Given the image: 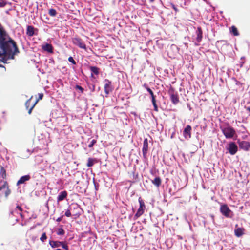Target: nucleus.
<instances>
[{"mask_svg":"<svg viewBox=\"0 0 250 250\" xmlns=\"http://www.w3.org/2000/svg\"><path fill=\"white\" fill-rule=\"evenodd\" d=\"M0 48L5 52L15 49L17 51L16 42L9 37L2 25L0 23Z\"/></svg>","mask_w":250,"mask_h":250,"instance_id":"f257e3e1","label":"nucleus"},{"mask_svg":"<svg viewBox=\"0 0 250 250\" xmlns=\"http://www.w3.org/2000/svg\"><path fill=\"white\" fill-rule=\"evenodd\" d=\"M222 131L227 139L232 138L236 134L235 129L229 124L227 126L221 128Z\"/></svg>","mask_w":250,"mask_h":250,"instance_id":"f03ea898","label":"nucleus"},{"mask_svg":"<svg viewBox=\"0 0 250 250\" xmlns=\"http://www.w3.org/2000/svg\"><path fill=\"white\" fill-rule=\"evenodd\" d=\"M220 211L222 214L227 218H232L233 215V212L226 204L221 205Z\"/></svg>","mask_w":250,"mask_h":250,"instance_id":"7ed1b4c3","label":"nucleus"},{"mask_svg":"<svg viewBox=\"0 0 250 250\" xmlns=\"http://www.w3.org/2000/svg\"><path fill=\"white\" fill-rule=\"evenodd\" d=\"M170 95V100L174 104H177L179 102V96L178 93L175 91L173 87H170L168 91Z\"/></svg>","mask_w":250,"mask_h":250,"instance_id":"20e7f679","label":"nucleus"},{"mask_svg":"<svg viewBox=\"0 0 250 250\" xmlns=\"http://www.w3.org/2000/svg\"><path fill=\"white\" fill-rule=\"evenodd\" d=\"M143 86L146 89V90L149 92L151 97L152 102L153 105L154 106V110L155 111H158V108L156 104V100L155 99V96L154 95L153 92L152 90L147 86L146 84H144Z\"/></svg>","mask_w":250,"mask_h":250,"instance_id":"39448f33","label":"nucleus"},{"mask_svg":"<svg viewBox=\"0 0 250 250\" xmlns=\"http://www.w3.org/2000/svg\"><path fill=\"white\" fill-rule=\"evenodd\" d=\"M139 202L140 204L139 208H138L136 213L134 215L135 219H137L140 217L144 212V210L146 208V206L143 201L141 198L139 199Z\"/></svg>","mask_w":250,"mask_h":250,"instance_id":"423d86ee","label":"nucleus"},{"mask_svg":"<svg viewBox=\"0 0 250 250\" xmlns=\"http://www.w3.org/2000/svg\"><path fill=\"white\" fill-rule=\"evenodd\" d=\"M104 90L106 95H108L110 92H111L113 88L111 86V82L108 79H105L104 81Z\"/></svg>","mask_w":250,"mask_h":250,"instance_id":"0eeeda50","label":"nucleus"},{"mask_svg":"<svg viewBox=\"0 0 250 250\" xmlns=\"http://www.w3.org/2000/svg\"><path fill=\"white\" fill-rule=\"evenodd\" d=\"M228 150L231 155H234L238 150L237 146L234 142H231L229 144Z\"/></svg>","mask_w":250,"mask_h":250,"instance_id":"6e6552de","label":"nucleus"},{"mask_svg":"<svg viewBox=\"0 0 250 250\" xmlns=\"http://www.w3.org/2000/svg\"><path fill=\"white\" fill-rule=\"evenodd\" d=\"M73 42L74 44L78 46L81 48L86 49V45L84 42L80 38H75L73 39Z\"/></svg>","mask_w":250,"mask_h":250,"instance_id":"1a4fd4ad","label":"nucleus"},{"mask_svg":"<svg viewBox=\"0 0 250 250\" xmlns=\"http://www.w3.org/2000/svg\"><path fill=\"white\" fill-rule=\"evenodd\" d=\"M148 149V140L147 138L144 139L143 142V146L142 149V153L143 157L145 159L146 158L147 153Z\"/></svg>","mask_w":250,"mask_h":250,"instance_id":"9d476101","label":"nucleus"},{"mask_svg":"<svg viewBox=\"0 0 250 250\" xmlns=\"http://www.w3.org/2000/svg\"><path fill=\"white\" fill-rule=\"evenodd\" d=\"M238 144L240 148L244 151H248L250 148V143L248 141H238Z\"/></svg>","mask_w":250,"mask_h":250,"instance_id":"9b49d317","label":"nucleus"},{"mask_svg":"<svg viewBox=\"0 0 250 250\" xmlns=\"http://www.w3.org/2000/svg\"><path fill=\"white\" fill-rule=\"evenodd\" d=\"M197 37L196 38V42L198 43L196 44V45H199V43L202 40L203 38V31L201 27H198L196 31Z\"/></svg>","mask_w":250,"mask_h":250,"instance_id":"f8f14e48","label":"nucleus"},{"mask_svg":"<svg viewBox=\"0 0 250 250\" xmlns=\"http://www.w3.org/2000/svg\"><path fill=\"white\" fill-rule=\"evenodd\" d=\"M74 210H80V208L78 205H75L74 206H72L70 207L69 209H67L65 212V215L66 217H69L72 216L71 214L72 212H74Z\"/></svg>","mask_w":250,"mask_h":250,"instance_id":"ddd939ff","label":"nucleus"},{"mask_svg":"<svg viewBox=\"0 0 250 250\" xmlns=\"http://www.w3.org/2000/svg\"><path fill=\"white\" fill-rule=\"evenodd\" d=\"M191 126L190 125H187L183 131V135L185 138H191Z\"/></svg>","mask_w":250,"mask_h":250,"instance_id":"4468645a","label":"nucleus"},{"mask_svg":"<svg viewBox=\"0 0 250 250\" xmlns=\"http://www.w3.org/2000/svg\"><path fill=\"white\" fill-rule=\"evenodd\" d=\"M35 31H38V29H35L33 26L28 25L27 26L26 35L29 37L33 36L35 35Z\"/></svg>","mask_w":250,"mask_h":250,"instance_id":"2eb2a0df","label":"nucleus"},{"mask_svg":"<svg viewBox=\"0 0 250 250\" xmlns=\"http://www.w3.org/2000/svg\"><path fill=\"white\" fill-rule=\"evenodd\" d=\"M30 178L31 177L29 175L21 176L17 182V186H19L21 184L24 183L26 181H29Z\"/></svg>","mask_w":250,"mask_h":250,"instance_id":"dca6fc26","label":"nucleus"},{"mask_svg":"<svg viewBox=\"0 0 250 250\" xmlns=\"http://www.w3.org/2000/svg\"><path fill=\"white\" fill-rule=\"evenodd\" d=\"M42 48L45 51L48 53H53V47L51 44L46 43L44 45H42Z\"/></svg>","mask_w":250,"mask_h":250,"instance_id":"f3484780","label":"nucleus"},{"mask_svg":"<svg viewBox=\"0 0 250 250\" xmlns=\"http://www.w3.org/2000/svg\"><path fill=\"white\" fill-rule=\"evenodd\" d=\"M67 196V192L66 191L64 190L61 192L58 196L57 197V202H59L64 200L66 197Z\"/></svg>","mask_w":250,"mask_h":250,"instance_id":"a211bd4d","label":"nucleus"},{"mask_svg":"<svg viewBox=\"0 0 250 250\" xmlns=\"http://www.w3.org/2000/svg\"><path fill=\"white\" fill-rule=\"evenodd\" d=\"M1 49H2V52H1V51H0V56H1L3 55H6V54H17L19 52V49H18V48L17 47V51L16 50H15V49H11V51H6L5 52L4 51V50L2 48H0Z\"/></svg>","mask_w":250,"mask_h":250,"instance_id":"6ab92c4d","label":"nucleus"},{"mask_svg":"<svg viewBox=\"0 0 250 250\" xmlns=\"http://www.w3.org/2000/svg\"><path fill=\"white\" fill-rule=\"evenodd\" d=\"M244 231L243 228H237L234 230V233L236 236L240 237L244 234Z\"/></svg>","mask_w":250,"mask_h":250,"instance_id":"aec40b11","label":"nucleus"},{"mask_svg":"<svg viewBox=\"0 0 250 250\" xmlns=\"http://www.w3.org/2000/svg\"><path fill=\"white\" fill-rule=\"evenodd\" d=\"M43 94L42 93H39V97L38 99L36 100V101L33 103V104L31 106L30 108L29 109V111H28V113L29 114H31L32 113V111L34 107H35L36 104L38 102V101L40 100H42L43 98Z\"/></svg>","mask_w":250,"mask_h":250,"instance_id":"412c9836","label":"nucleus"},{"mask_svg":"<svg viewBox=\"0 0 250 250\" xmlns=\"http://www.w3.org/2000/svg\"><path fill=\"white\" fill-rule=\"evenodd\" d=\"M151 182L157 187H159L161 184L162 180L160 177H156Z\"/></svg>","mask_w":250,"mask_h":250,"instance_id":"4be33fe9","label":"nucleus"},{"mask_svg":"<svg viewBox=\"0 0 250 250\" xmlns=\"http://www.w3.org/2000/svg\"><path fill=\"white\" fill-rule=\"evenodd\" d=\"M52 248L59 247L61 246V241L50 240L49 242Z\"/></svg>","mask_w":250,"mask_h":250,"instance_id":"5701e85b","label":"nucleus"},{"mask_svg":"<svg viewBox=\"0 0 250 250\" xmlns=\"http://www.w3.org/2000/svg\"><path fill=\"white\" fill-rule=\"evenodd\" d=\"M230 32L235 36H238L239 35V33L237 30V28L235 26H232L230 29Z\"/></svg>","mask_w":250,"mask_h":250,"instance_id":"b1692460","label":"nucleus"},{"mask_svg":"<svg viewBox=\"0 0 250 250\" xmlns=\"http://www.w3.org/2000/svg\"><path fill=\"white\" fill-rule=\"evenodd\" d=\"M89 69L90 71L96 75H98L99 73V68L96 66H90Z\"/></svg>","mask_w":250,"mask_h":250,"instance_id":"393cba45","label":"nucleus"},{"mask_svg":"<svg viewBox=\"0 0 250 250\" xmlns=\"http://www.w3.org/2000/svg\"><path fill=\"white\" fill-rule=\"evenodd\" d=\"M95 162H96L95 159L91 158H89L87 163V166L88 167H91L93 166Z\"/></svg>","mask_w":250,"mask_h":250,"instance_id":"a878e982","label":"nucleus"},{"mask_svg":"<svg viewBox=\"0 0 250 250\" xmlns=\"http://www.w3.org/2000/svg\"><path fill=\"white\" fill-rule=\"evenodd\" d=\"M0 175L2 178L5 179L6 178V170L4 169V168L3 167H0Z\"/></svg>","mask_w":250,"mask_h":250,"instance_id":"bb28decb","label":"nucleus"},{"mask_svg":"<svg viewBox=\"0 0 250 250\" xmlns=\"http://www.w3.org/2000/svg\"><path fill=\"white\" fill-rule=\"evenodd\" d=\"M31 99H32V98H30V99H29L26 102V103L25 104V105L26 106V108L27 109H28V110L30 108V107L32 106V105L33 104H31Z\"/></svg>","mask_w":250,"mask_h":250,"instance_id":"cd10ccee","label":"nucleus"},{"mask_svg":"<svg viewBox=\"0 0 250 250\" xmlns=\"http://www.w3.org/2000/svg\"><path fill=\"white\" fill-rule=\"evenodd\" d=\"M48 14L52 17H55L56 16L57 13L55 9H50L49 10Z\"/></svg>","mask_w":250,"mask_h":250,"instance_id":"c85d7f7f","label":"nucleus"},{"mask_svg":"<svg viewBox=\"0 0 250 250\" xmlns=\"http://www.w3.org/2000/svg\"><path fill=\"white\" fill-rule=\"evenodd\" d=\"M74 212L72 213V216L74 218H77L79 217L80 215V210H74Z\"/></svg>","mask_w":250,"mask_h":250,"instance_id":"c756f323","label":"nucleus"},{"mask_svg":"<svg viewBox=\"0 0 250 250\" xmlns=\"http://www.w3.org/2000/svg\"><path fill=\"white\" fill-rule=\"evenodd\" d=\"M57 233L58 235H63L64 234L65 232L64 229L62 228H61L58 229Z\"/></svg>","mask_w":250,"mask_h":250,"instance_id":"7c9ffc66","label":"nucleus"},{"mask_svg":"<svg viewBox=\"0 0 250 250\" xmlns=\"http://www.w3.org/2000/svg\"><path fill=\"white\" fill-rule=\"evenodd\" d=\"M61 246H62L65 250H69V248L65 242L61 241Z\"/></svg>","mask_w":250,"mask_h":250,"instance_id":"2f4dec72","label":"nucleus"},{"mask_svg":"<svg viewBox=\"0 0 250 250\" xmlns=\"http://www.w3.org/2000/svg\"><path fill=\"white\" fill-rule=\"evenodd\" d=\"M47 239V236H46V233L45 232H43L42 235V236L40 238V240L42 242H44Z\"/></svg>","mask_w":250,"mask_h":250,"instance_id":"473e14b6","label":"nucleus"},{"mask_svg":"<svg viewBox=\"0 0 250 250\" xmlns=\"http://www.w3.org/2000/svg\"><path fill=\"white\" fill-rule=\"evenodd\" d=\"M8 183L7 181H4L3 185L1 186H0V190H2L3 189L6 188H7Z\"/></svg>","mask_w":250,"mask_h":250,"instance_id":"72a5a7b5","label":"nucleus"},{"mask_svg":"<svg viewBox=\"0 0 250 250\" xmlns=\"http://www.w3.org/2000/svg\"><path fill=\"white\" fill-rule=\"evenodd\" d=\"M6 188V190L5 192V196L7 197L11 193V190L9 188L8 185H7V188Z\"/></svg>","mask_w":250,"mask_h":250,"instance_id":"f704fd0d","label":"nucleus"},{"mask_svg":"<svg viewBox=\"0 0 250 250\" xmlns=\"http://www.w3.org/2000/svg\"><path fill=\"white\" fill-rule=\"evenodd\" d=\"M97 142V141L95 139H93L92 140L91 142L90 143V144L88 145V147H90V148H91L95 144H96V143Z\"/></svg>","mask_w":250,"mask_h":250,"instance_id":"c9c22d12","label":"nucleus"},{"mask_svg":"<svg viewBox=\"0 0 250 250\" xmlns=\"http://www.w3.org/2000/svg\"><path fill=\"white\" fill-rule=\"evenodd\" d=\"M68 61L71 62L73 64H76V62L74 60L72 57H69L68 59Z\"/></svg>","mask_w":250,"mask_h":250,"instance_id":"e433bc0d","label":"nucleus"},{"mask_svg":"<svg viewBox=\"0 0 250 250\" xmlns=\"http://www.w3.org/2000/svg\"><path fill=\"white\" fill-rule=\"evenodd\" d=\"M6 5V2L4 1H0V7H3Z\"/></svg>","mask_w":250,"mask_h":250,"instance_id":"4c0bfd02","label":"nucleus"},{"mask_svg":"<svg viewBox=\"0 0 250 250\" xmlns=\"http://www.w3.org/2000/svg\"><path fill=\"white\" fill-rule=\"evenodd\" d=\"M76 88L77 89L80 90L81 91L82 93H83V88L82 86H81L80 85H77L76 86Z\"/></svg>","mask_w":250,"mask_h":250,"instance_id":"58836bf2","label":"nucleus"},{"mask_svg":"<svg viewBox=\"0 0 250 250\" xmlns=\"http://www.w3.org/2000/svg\"><path fill=\"white\" fill-rule=\"evenodd\" d=\"M170 5L171 7L175 10V12L178 11V9L176 8L175 5L173 3H170Z\"/></svg>","mask_w":250,"mask_h":250,"instance_id":"ea45409f","label":"nucleus"},{"mask_svg":"<svg viewBox=\"0 0 250 250\" xmlns=\"http://www.w3.org/2000/svg\"><path fill=\"white\" fill-rule=\"evenodd\" d=\"M16 208H17V209H19L21 212H22V210H23V209H22V208H21V206H19V205H17V206H16Z\"/></svg>","mask_w":250,"mask_h":250,"instance_id":"a19ab883","label":"nucleus"},{"mask_svg":"<svg viewBox=\"0 0 250 250\" xmlns=\"http://www.w3.org/2000/svg\"><path fill=\"white\" fill-rule=\"evenodd\" d=\"M62 217H63V216H62L61 217H60L59 218H58L57 219H56V221L58 222H60V221H62Z\"/></svg>","mask_w":250,"mask_h":250,"instance_id":"79ce46f5","label":"nucleus"},{"mask_svg":"<svg viewBox=\"0 0 250 250\" xmlns=\"http://www.w3.org/2000/svg\"><path fill=\"white\" fill-rule=\"evenodd\" d=\"M246 109L247 111H248L250 112V107H246Z\"/></svg>","mask_w":250,"mask_h":250,"instance_id":"37998d69","label":"nucleus"},{"mask_svg":"<svg viewBox=\"0 0 250 250\" xmlns=\"http://www.w3.org/2000/svg\"><path fill=\"white\" fill-rule=\"evenodd\" d=\"M20 216H21V217H23V215H22V213H21L20 214Z\"/></svg>","mask_w":250,"mask_h":250,"instance_id":"c03bdc74","label":"nucleus"},{"mask_svg":"<svg viewBox=\"0 0 250 250\" xmlns=\"http://www.w3.org/2000/svg\"><path fill=\"white\" fill-rule=\"evenodd\" d=\"M154 0H150V1L151 2H154Z\"/></svg>","mask_w":250,"mask_h":250,"instance_id":"a18cd8bd","label":"nucleus"},{"mask_svg":"<svg viewBox=\"0 0 250 250\" xmlns=\"http://www.w3.org/2000/svg\"><path fill=\"white\" fill-rule=\"evenodd\" d=\"M2 62V60L1 59H0V63ZM1 65L0 64V67L1 66Z\"/></svg>","mask_w":250,"mask_h":250,"instance_id":"49530a36","label":"nucleus"},{"mask_svg":"<svg viewBox=\"0 0 250 250\" xmlns=\"http://www.w3.org/2000/svg\"><path fill=\"white\" fill-rule=\"evenodd\" d=\"M56 250H62L61 249H57Z\"/></svg>","mask_w":250,"mask_h":250,"instance_id":"de8ad7c7","label":"nucleus"},{"mask_svg":"<svg viewBox=\"0 0 250 250\" xmlns=\"http://www.w3.org/2000/svg\"><path fill=\"white\" fill-rule=\"evenodd\" d=\"M237 227H238V225H237V224H236V225H235V227H236V228H237Z\"/></svg>","mask_w":250,"mask_h":250,"instance_id":"09e8293b","label":"nucleus"},{"mask_svg":"<svg viewBox=\"0 0 250 250\" xmlns=\"http://www.w3.org/2000/svg\"><path fill=\"white\" fill-rule=\"evenodd\" d=\"M91 77H93V74H92V73L91 74Z\"/></svg>","mask_w":250,"mask_h":250,"instance_id":"8fccbe9b","label":"nucleus"},{"mask_svg":"<svg viewBox=\"0 0 250 250\" xmlns=\"http://www.w3.org/2000/svg\"><path fill=\"white\" fill-rule=\"evenodd\" d=\"M0 1H3V0H0Z\"/></svg>","mask_w":250,"mask_h":250,"instance_id":"3c124183","label":"nucleus"}]
</instances>
